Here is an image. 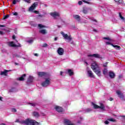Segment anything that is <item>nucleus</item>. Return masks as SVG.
Listing matches in <instances>:
<instances>
[{
	"instance_id": "6ab92c4d",
	"label": "nucleus",
	"mask_w": 125,
	"mask_h": 125,
	"mask_svg": "<svg viewBox=\"0 0 125 125\" xmlns=\"http://www.w3.org/2000/svg\"><path fill=\"white\" fill-rule=\"evenodd\" d=\"M109 76L111 79H114L115 78V73L113 72L109 71Z\"/></svg>"
},
{
	"instance_id": "6e6552de",
	"label": "nucleus",
	"mask_w": 125,
	"mask_h": 125,
	"mask_svg": "<svg viewBox=\"0 0 125 125\" xmlns=\"http://www.w3.org/2000/svg\"><path fill=\"white\" fill-rule=\"evenodd\" d=\"M87 56L88 57H94V58H98V59H101L102 58V56L99 54H89Z\"/></svg>"
},
{
	"instance_id": "ea45409f",
	"label": "nucleus",
	"mask_w": 125,
	"mask_h": 125,
	"mask_svg": "<svg viewBox=\"0 0 125 125\" xmlns=\"http://www.w3.org/2000/svg\"><path fill=\"white\" fill-rule=\"evenodd\" d=\"M12 112H17V110H16V109H15V108H12Z\"/></svg>"
},
{
	"instance_id": "8fccbe9b",
	"label": "nucleus",
	"mask_w": 125,
	"mask_h": 125,
	"mask_svg": "<svg viewBox=\"0 0 125 125\" xmlns=\"http://www.w3.org/2000/svg\"><path fill=\"white\" fill-rule=\"evenodd\" d=\"M34 56L38 57V56H39V54H37V53H35V54H34Z\"/></svg>"
},
{
	"instance_id": "e433bc0d",
	"label": "nucleus",
	"mask_w": 125,
	"mask_h": 125,
	"mask_svg": "<svg viewBox=\"0 0 125 125\" xmlns=\"http://www.w3.org/2000/svg\"><path fill=\"white\" fill-rule=\"evenodd\" d=\"M91 111V109L90 108H87L85 110V112H86L87 113H88V112H90Z\"/></svg>"
},
{
	"instance_id": "13d9d810",
	"label": "nucleus",
	"mask_w": 125,
	"mask_h": 125,
	"mask_svg": "<svg viewBox=\"0 0 125 125\" xmlns=\"http://www.w3.org/2000/svg\"><path fill=\"white\" fill-rule=\"evenodd\" d=\"M93 32H96V29H94L93 30Z\"/></svg>"
},
{
	"instance_id": "20e7f679",
	"label": "nucleus",
	"mask_w": 125,
	"mask_h": 125,
	"mask_svg": "<svg viewBox=\"0 0 125 125\" xmlns=\"http://www.w3.org/2000/svg\"><path fill=\"white\" fill-rule=\"evenodd\" d=\"M50 84V78H48L45 79V81L42 83V86L44 87H46V86H48Z\"/></svg>"
},
{
	"instance_id": "a211bd4d",
	"label": "nucleus",
	"mask_w": 125,
	"mask_h": 125,
	"mask_svg": "<svg viewBox=\"0 0 125 125\" xmlns=\"http://www.w3.org/2000/svg\"><path fill=\"white\" fill-rule=\"evenodd\" d=\"M73 18L74 19H76V20H77V21H81V16L78 15H74L73 16Z\"/></svg>"
},
{
	"instance_id": "423d86ee",
	"label": "nucleus",
	"mask_w": 125,
	"mask_h": 125,
	"mask_svg": "<svg viewBox=\"0 0 125 125\" xmlns=\"http://www.w3.org/2000/svg\"><path fill=\"white\" fill-rule=\"evenodd\" d=\"M104 40H107L108 41H105V44H106L107 45H112V46H113V45L114 44H113V43H112V42H113V40L110 39V38L109 37H104Z\"/></svg>"
},
{
	"instance_id": "a19ab883",
	"label": "nucleus",
	"mask_w": 125,
	"mask_h": 125,
	"mask_svg": "<svg viewBox=\"0 0 125 125\" xmlns=\"http://www.w3.org/2000/svg\"><path fill=\"white\" fill-rule=\"evenodd\" d=\"M78 4H79V5H82L83 4V1H79L78 2Z\"/></svg>"
},
{
	"instance_id": "cd10ccee",
	"label": "nucleus",
	"mask_w": 125,
	"mask_h": 125,
	"mask_svg": "<svg viewBox=\"0 0 125 125\" xmlns=\"http://www.w3.org/2000/svg\"><path fill=\"white\" fill-rule=\"evenodd\" d=\"M33 116H34V117H36V118H38V117L40 116V114H39V113H38L37 112H34Z\"/></svg>"
},
{
	"instance_id": "0e129e2a",
	"label": "nucleus",
	"mask_w": 125,
	"mask_h": 125,
	"mask_svg": "<svg viewBox=\"0 0 125 125\" xmlns=\"http://www.w3.org/2000/svg\"><path fill=\"white\" fill-rule=\"evenodd\" d=\"M81 120H83V118H81Z\"/></svg>"
},
{
	"instance_id": "864d4df0",
	"label": "nucleus",
	"mask_w": 125,
	"mask_h": 125,
	"mask_svg": "<svg viewBox=\"0 0 125 125\" xmlns=\"http://www.w3.org/2000/svg\"><path fill=\"white\" fill-rule=\"evenodd\" d=\"M83 2H85L86 3H89V2L85 1V0H83Z\"/></svg>"
},
{
	"instance_id": "b1692460",
	"label": "nucleus",
	"mask_w": 125,
	"mask_h": 125,
	"mask_svg": "<svg viewBox=\"0 0 125 125\" xmlns=\"http://www.w3.org/2000/svg\"><path fill=\"white\" fill-rule=\"evenodd\" d=\"M33 80H34V78L32 76H30L27 80V82L28 83H32L33 82Z\"/></svg>"
},
{
	"instance_id": "6e6d98bb",
	"label": "nucleus",
	"mask_w": 125,
	"mask_h": 125,
	"mask_svg": "<svg viewBox=\"0 0 125 125\" xmlns=\"http://www.w3.org/2000/svg\"><path fill=\"white\" fill-rule=\"evenodd\" d=\"M60 75H61V76H62V75H63V72L61 71Z\"/></svg>"
},
{
	"instance_id": "3c124183",
	"label": "nucleus",
	"mask_w": 125,
	"mask_h": 125,
	"mask_svg": "<svg viewBox=\"0 0 125 125\" xmlns=\"http://www.w3.org/2000/svg\"><path fill=\"white\" fill-rule=\"evenodd\" d=\"M15 38H16L15 35H13L12 36V39H13V40H15Z\"/></svg>"
},
{
	"instance_id": "4468645a",
	"label": "nucleus",
	"mask_w": 125,
	"mask_h": 125,
	"mask_svg": "<svg viewBox=\"0 0 125 125\" xmlns=\"http://www.w3.org/2000/svg\"><path fill=\"white\" fill-rule=\"evenodd\" d=\"M64 124L65 125H75L71 121L68 120V119H65L64 120Z\"/></svg>"
},
{
	"instance_id": "49530a36",
	"label": "nucleus",
	"mask_w": 125,
	"mask_h": 125,
	"mask_svg": "<svg viewBox=\"0 0 125 125\" xmlns=\"http://www.w3.org/2000/svg\"><path fill=\"white\" fill-rule=\"evenodd\" d=\"M113 100H114V99H113V98L112 97L109 98V101H113Z\"/></svg>"
},
{
	"instance_id": "5701e85b",
	"label": "nucleus",
	"mask_w": 125,
	"mask_h": 125,
	"mask_svg": "<svg viewBox=\"0 0 125 125\" xmlns=\"http://www.w3.org/2000/svg\"><path fill=\"white\" fill-rule=\"evenodd\" d=\"M103 73L104 75L107 76L108 75V70L106 68H104V70L103 71Z\"/></svg>"
},
{
	"instance_id": "9b49d317",
	"label": "nucleus",
	"mask_w": 125,
	"mask_h": 125,
	"mask_svg": "<svg viewBox=\"0 0 125 125\" xmlns=\"http://www.w3.org/2000/svg\"><path fill=\"white\" fill-rule=\"evenodd\" d=\"M8 72H11V70H8L4 69L3 71L0 72V75L1 76H5L6 77L7 75H8Z\"/></svg>"
},
{
	"instance_id": "0eeeda50",
	"label": "nucleus",
	"mask_w": 125,
	"mask_h": 125,
	"mask_svg": "<svg viewBox=\"0 0 125 125\" xmlns=\"http://www.w3.org/2000/svg\"><path fill=\"white\" fill-rule=\"evenodd\" d=\"M116 93H117L118 97H119V98H120V99H121V100H122V101H125V96L124 95V94H123V93H122V92L121 91L117 90Z\"/></svg>"
},
{
	"instance_id": "338daca9",
	"label": "nucleus",
	"mask_w": 125,
	"mask_h": 125,
	"mask_svg": "<svg viewBox=\"0 0 125 125\" xmlns=\"http://www.w3.org/2000/svg\"><path fill=\"white\" fill-rule=\"evenodd\" d=\"M39 16H40L41 17H42V16H41V15H39Z\"/></svg>"
},
{
	"instance_id": "2eb2a0df",
	"label": "nucleus",
	"mask_w": 125,
	"mask_h": 125,
	"mask_svg": "<svg viewBox=\"0 0 125 125\" xmlns=\"http://www.w3.org/2000/svg\"><path fill=\"white\" fill-rule=\"evenodd\" d=\"M38 76L40 77H47L48 76V74L45 72H38Z\"/></svg>"
},
{
	"instance_id": "dca6fc26",
	"label": "nucleus",
	"mask_w": 125,
	"mask_h": 125,
	"mask_svg": "<svg viewBox=\"0 0 125 125\" xmlns=\"http://www.w3.org/2000/svg\"><path fill=\"white\" fill-rule=\"evenodd\" d=\"M87 75L89 78H92L94 79L95 76L93 75V73L91 70H87Z\"/></svg>"
},
{
	"instance_id": "ddd939ff",
	"label": "nucleus",
	"mask_w": 125,
	"mask_h": 125,
	"mask_svg": "<svg viewBox=\"0 0 125 125\" xmlns=\"http://www.w3.org/2000/svg\"><path fill=\"white\" fill-rule=\"evenodd\" d=\"M57 52L59 55H63L64 54V49L59 47L57 50Z\"/></svg>"
},
{
	"instance_id": "f03ea898",
	"label": "nucleus",
	"mask_w": 125,
	"mask_h": 125,
	"mask_svg": "<svg viewBox=\"0 0 125 125\" xmlns=\"http://www.w3.org/2000/svg\"><path fill=\"white\" fill-rule=\"evenodd\" d=\"M91 68L98 77L101 76V69L96 62H93L91 65Z\"/></svg>"
},
{
	"instance_id": "a878e982",
	"label": "nucleus",
	"mask_w": 125,
	"mask_h": 125,
	"mask_svg": "<svg viewBox=\"0 0 125 125\" xmlns=\"http://www.w3.org/2000/svg\"><path fill=\"white\" fill-rule=\"evenodd\" d=\"M10 92H16L17 91V89L15 88H12L9 90Z\"/></svg>"
},
{
	"instance_id": "58836bf2",
	"label": "nucleus",
	"mask_w": 125,
	"mask_h": 125,
	"mask_svg": "<svg viewBox=\"0 0 125 125\" xmlns=\"http://www.w3.org/2000/svg\"><path fill=\"white\" fill-rule=\"evenodd\" d=\"M47 44H46V43H44V44H42V46L43 47H46V46H47Z\"/></svg>"
},
{
	"instance_id": "bf43d9fd",
	"label": "nucleus",
	"mask_w": 125,
	"mask_h": 125,
	"mask_svg": "<svg viewBox=\"0 0 125 125\" xmlns=\"http://www.w3.org/2000/svg\"><path fill=\"white\" fill-rule=\"evenodd\" d=\"M0 125H5L4 124H1Z\"/></svg>"
},
{
	"instance_id": "a18cd8bd",
	"label": "nucleus",
	"mask_w": 125,
	"mask_h": 125,
	"mask_svg": "<svg viewBox=\"0 0 125 125\" xmlns=\"http://www.w3.org/2000/svg\"><path fill=\"white\" fill-rule=\"evenodd\" d=\"M104 124H105V125H109V121H105V122H104Z\"/></svg>"
},
{
	"instance_id": "09e8293b",
	"label": "nucleus",
	"mask_w": 125,
	"mask_h": 125,
	"mask_svg": "<svg viewBox=\"0 0 125 125\" xmlns=\"http://www.w3.org/2000/svg\"><path fill=\"white\" fill-rule=\"evenodd\" d=\"M0 27L1 28H3V27H5V26L4 25H0Z\"/></svg>"
},
{
	"instance_id": "e2e57ef3",
	"label": "nucleus",
	"mask_w": 125,
	"mask_h": 125,
	"mask_svg": "<svg viewBox=\"0 0 125 125\" xmlns=\"http://www.w3.org/2000/svg\"><path fill=\"white\" fill-rule=\"evenodd\" d=\"M0 34H1V31H0Z\"/></svg>"
},
{
	"instance_id": "aec40b11",
	"label": "nucleus",
	"mask_w": 125,
	"mask_h": 125,
	"mask_svg": "<svg viewBox=\"0 0 125 125\" xmlns=\"http://www.w3.org/2000/svg\"><path fill=\"white\" fill-rule=\"evenodd\" d=\"M39 33L42 34V35H45V34H47V31L46 29H42L39 31Z\"/></svg>"
},
{
	"instance_id": "5fc2aeb1",
	"label": "nucleus",
	"mask_w": 125,
	"mask_h": 125,
	"mask_svg": "<svg viewBox=\"0 0 125 125\" xmlns=\"http://www.w3.org/2000/svg\"><path fill=\"white\" fill-rule=\"evenodd\" d=\"M57 40H58V38L57 37L55 38L54 41H57Z\"/></svg>"
},
{
	"instance_id": "c9c22d12",
	"label": "nucleus",
	"mask_w": 125,
	"mask_h": 125,
	"mask_svg": "<svg viewBox=\"0 0 125 125\" xmlns=\"http://www.w3.org/2000/svg\"><path fill=\"white\" fill-rule=\"evenodd\" d=\"M15 56L17 57V58H21V56L18 54H15Z\"/></svg>"
},
{
	"instance_id": "f704fd0d",
	"label": "nucleus",
	"mask_w": 125,
	"mask_h": 125,
	"mask_svg": "<svg viewBox=\"0 0 125 125\" xmlns=\"http://www.w3.org/2000/svg\"><path fill=\"white\" fill-rule=\"evenodd\" d=\"M27 42H28V43H32L33 42H34V40H30L27 41Z\"/></svg>"
},
{
	"instance_id": "69168bd1",
	"label": "nucleus",
	"mask_w": 125,
	"mask_h": 125,
	"mask_svg": "<svg viewBox=\"0 0 125 125\" xmlns=\"http://www.w3.org/2000/svg\"><path fill=\"white\" fill-rule=\"evenodd\" d=\"M78 124H80V122L78 121Z\"/></svg>"
},
{
	"instance_id": "9d476101",
	"label": "nucleus",
	"mask_w": 125,
	"mask_h": 125,
	"mask_svg": "<svg viewBox=\"0 0 125 125\" xmlns=\"http://www.w3.org/2000/svg\"><path fill=\"white\" fill-rule=\"evenodd\" d=\"M51 16H52L53 18L56 19L57 17H59L60 16V14L58 12H54L53 13H50Z\"/></svg>"
},
{
	"instance_id": "473e14b6",
	"label": "nucleus",
	"mask_w": 125,
	"mask_h": 125,
	"mask_svg": "<svg viewBox=\"0 0 125 125\" xmlns=\"http://www.w3.org/2000/svg\"><path fill=\"white\" fill-rule=\"evenodd\" d=\"M9 18V15H7L6 16H3V20H5V19H7V18Z\"/></svg>"
},
{
	"instance_id": "39448f33",
	"label": "nucleus",
	"mask_w": 125,
	"mask_h": 125,
	"mask_svg": "<svg viewBox=\"0 0 125 125\" xmlns=\"http://www.w3.org/2000/svg\"><path fill=\"white\" fill-rule=\"evenodd\" d=\"M92 105L93 106L94 109H101V110H105V106L103 104H100V106L95 104L92 103Z\"/></svg>"
},
{
	"instance_id": "4d7b16f0",
	"label": "nucleus",
	"mask_w": 125,
	"mask_h": 125,
	"mask_svg": "<svg viewBox=\"0 0 125 125\" xmlns=\"http://www.w3.org/2000/svg\"><path fill=\"white\" fill-rule=\"evenodd\" d=\"M0 101H2V97H0Z\"/></svg>"
},
{
	"instance_id": "37998d69",
	"label": "nucleus",
	"mask_w": 125,
	"mask_h": 125,
	"mask_svg": "<svg viewBox=\"0 0 125 125\" xmlns=\"http://www.w3.org/2000/svg\"><path fill=\"white\" fill-rule=\"evenodd\" d=\"M83 13H84V14H86V13H87V11L84 9V10H83Z\"/></svg>"
},
{
	"instance_id": "4be33fe9",
	"label": "nucleus",
	"mask_w": 125,
	"mask_h": 125,
	"mask_svg": "<svg viewBox=\"0 0 125 125\" xmlns=\"http://www.w3.org/2000/svg\"><path fill=\"white\" fill-rule=\"evenodd\" d=\"M113 47H114L117 50H120L121 49V46L117 45H112Z\"/></svg>"
},
{
	"instance_id": "f257e3e1",
	"label": "nucleus",
	"mask_w": 125,
	"mask_h": 125,
	"mask_svg": "<svg viewBox=\"0 0 125 125\" xmlns=\"http://www.w3.org/2000/svg\"><path fill=\"white\" fill-rule=\"evenodd\" d=\"M15 123H20V124L24 125H40V124H39V123L37 122L36 121L32 120L29 119H26L24 121H20L19 119H17Z\"/></svg>"
},
{
	"instance_id": "72a5a7b5",
	"label": "nucleus",
	"mask_w": 125,
	"mask_h": 125,
	"mask_svg": "<svg viewBox=\"0 0 125 125\" xmlns=\"http://www.w3.org/2000/svg\"><path fill=\"white\" fill-rule=\"evenodd\" d=\"M108 121H109L110 122H115V120L113 118H109L108 119Z\"/></svg>"
},
{
	"instance_id": "bb28decb",
	"label": "nucleus",
	"mask_w": 125,
	"mask_h": 125,
	"mask_svg": "<svg viewBox=\"0 0 125 125\" xmlns=\"http://www.w3.org/2000/svg\"><path fill=\"white\" fill-rule=\"evenodd\" d=\"M119 17L121 18V20H123V21H124V22H125V17H124L122 16V14H121V13H119Z\"/></svg>"
},
{
	"instance_id": "79ce46f5",
	"label": "nucleus",
	"mask_w": 125,
	"mask_h": 125,
	"mask_svg": "<svg viewBox=\"0 0 125 125\" xmlns=\"http://www.w3.org/2000/svg\"><path fill=\"white\" fill-rule=\"evenodd\" d=\"M108 64V62H105L104 64V67H107V65Z\"/></svg>"
},
{
	"instance_id": "f3484780",
	"label": "nucleus",
	"mask_w": 125,
	"mask_h": 125,
	"mask_svg": "<svg viewBox=\"0 0 125 125\" xmlns=\"http://www.w3.org/2000/svg\"><path fill=\"white\" fill-rule=\"evenodd\" d=\"M55 109H56V111L59 113H62V112H63V108L60 106H56Z\"/></svg>"
},
{
	"instance_id": "393cba45",
	"label": "nucleus",
	"mask_w": 125,
	"mask_h": 125,
	"mask_svg": "<svg viewBox=\"0 0 125 125\" xmlns=\"http://www.w3.org/2000/svg\"><path fill=\"white\" fill-rule=\"evenodd\" d=\"M68 73L69 76H73V75H74V72L71 69H68Z\"/></svg>"
},
{
	"instance_id": "c756f323",
	"label": "nucleus",
	"mask_w": 125,
	"mask_h": 125,
	"mask_svg": "<svg viewBox=\"0 0 125 125\" xmlns=\"http://www.w3.org/2000/svg\"><path fill=\"white\" fill-rule=\"evenodd\" d=\"M38 27L39 28H40V29H42V28H46V26H45L42 24H38Z\"/></svg>"
},
{
	"instance_id": "f8f14e48",
	"label": "nucleus",
	"mask_w": 125,
	"mask_h": 125,
	"mask_svg": "<svg viewBox=\"0 0 125 125\" xmlns=\"http://www.w3.org/2000/svg\"><path fill=\"white\" fill-rule=\"evenodd\" d=\"M8 44L9 46H11L12 47H16V46H21L20 45V44H19L18 45H16L15 43H14V42H10L8 43Z\"/></svg>"
},
{
	"instance_id": "680f3d73",
	"label": "nucleus",
	"mask_w": 125,
	"mask_h": 125,
	"mask_svg": "<svg viewBox=\"0 0 125 125\" xmlns=\"http://www.w3.org/2000/svg\"><path fill=\"white\" fill-rule=\"evenodd\" d=\"M93 21H95V22H96V20H94Z\"/></svg>"
},
{
	"instance_id": "2f4dec72",
	"label": "nucleus",
	"mask_w": 125,
	"mask_h": 125,
	"mask_svg": "<svg viewBox=\"0 0 125 125\" xmlns=\"http://www.w3.org/2000/svg\"><path fill=\"white\" fill-rule=\"evenodd\" d=\"M116 2L118 3H123V0H114Z\"/></svg>"
},
{
	"instance_id": "052dcab7",
	"label": "nucleus",
	"mask_w": 125,
	"mask_h": 125,
	"mask_svg": "<svg viewBox=\"0 0 125 125\" xmlns=\"http://www.w3.org/2000/svg\"><path fill=\"white\" fill-rule=\"evenodd\" d=\"M2 51L3 52V51H5V50H2Z\"/></svg>"
},
{
	"instance_id": "7ed1b4c3",
	"label": "nucleus",
	"mask_w": 125,
	"mask_h": 125,
	"mask_svg": "<svg viewBox=\"0 0 125 125\" xmlns=\"http://www.w3.org/2000/svg\"><path fill=\"white\" fill-rule=\"evenodd\" d=\"M62 37L64 38V40H66L68 42H70L71 44L74 43V42L72 41V37L70 35L68 36V34L64 33L63 32H61Z\"/></svg>"
},
{
	"instance_id": "7c9ffc66",
	"label": "nucleus",
	"mask_w": 125,
	"mask_h": 125,
	"mask_svg": "<svg viewBox=\"0 0 125 125\" xmlns=\"http://www.w3.org/2000/svg\"><path fill=\"white\" fill-rule=\"evenodd\" d=\"M21 0H13V4H16V2H20Z\"/></svg>"
},
{
	"instance_id": "de8ad7c7",
	"label": "nucleus",
	"mask_w": 125,
	"mask_h": 125,
	"mask_svg": "<svg viewBox=\"0 0 125 125\" xmlns=\"http://www.w3.org/2000/svg\"><path fill=\"white\" fill-rule=\"evenodd\" d=\"M34 13H36V14H38L39 13V11H37V10H35L34 11Z\"/></svg>"
},
{
	"instance_id": "c03bdc74",
	"label": "nucleus",
	"mask_w": 125,
	"mask_h": 125,
	"mask_svg": "<svg viewBox=\"0 0 125 125\" xmlns=\"http://www.w3.org/2000/svg\"><path fill=\"white\" fill-rule=\"evenodd\" d=\"M13 15H14V16H17V15H18V13H17V12H14L13 13Z\"/></svg>"
},
{
	"instance_id": "4c0bfd02",
	"label": "nucleus",
	"mask_w": 125,
	"mask_h": 125,
	"mask_svg": "<svg viewBox=\"0 0 125 125\" xmlns=\"http://www.w3.org/2000/svg\"><path fill=\"white\" fill-rule=\"evenodd\" d=\"M24 1L27 3H31V0H24Z\"/></svg>"
},
{
	"instance_id": "603ef678",
	"label": "nucleus",
	"mask_w": 125,
	"mask_h": 125,
	"mask_svg": "<svg viewBox=\"0 0 125 125\" xmlns=\"http://www.w3.org/2000/svg\"><path fill=\"white\" fill-rule=\"evenodd\" d=\"M84 63H85V64H86V66H87V65H88V63H87V62L85 61Z\"/></svg>"
},
{
	"instance_id": "1a4fd4ad",
	"label": "nucleus",
	"mask_w": 125,
	"mask_h": 125,
	"mask_svg": "<svg viewBox=\"0 0 125 125\" xmlns=\"http://www.w3.org/2000/svg\"><path fill=\"white\" fill-rule=\"evenodd\" d=\"M39 5L38 2H34L29 8V11H33L37 6Z\"/></svg>"
},
{
	"instance_id": "412c9836",
	"label": "nucleus",
	"mask_w": 125,
	"mask_h": 125,
	"mask_svg": "<svg viewBox=\"0 0 125 125\" xmlns=\"http://www.w3.org/2000/svg\"><path fill=\"white\" fill-rule=\"evenodd\" d=\"M26 77V74H23L21 77L20 78H18V80H19V81H24V79L25 78V77Z\"/></svg>"
},
{
	"instance_id": "c85d7f7f",
	"label": "nucleus",
	"mask_w": 125,
	"mask_h": 125,
	"mask_svg": "<svg viewBox=\"0 0 125 125\" xmlns=\"http://www.w3.org/2000/svg\"><path fill=\"white\" fill-rule=\"evenodd\" d=\"M28 104L30 106H31V107H35V106H37V104L36 103H29Z\"/></svg>"
}]
</instances>
